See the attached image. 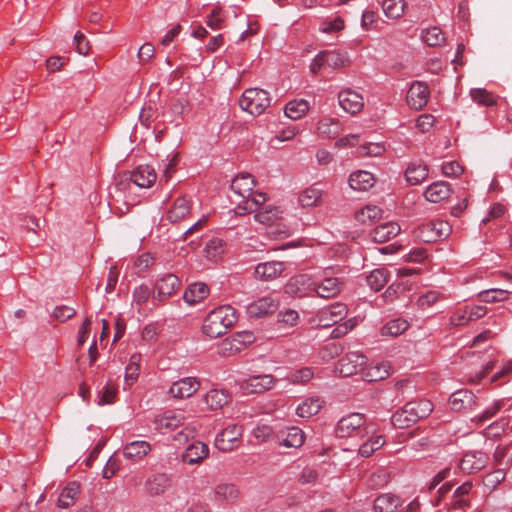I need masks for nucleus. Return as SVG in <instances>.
I'll list each match as a JSON object with an SVG mask.
<instances>
[{
	"label": "nucleus",
	"instance_id": "nucleus-1",
	"mask_svg": "<svg viewBox=\"0 0 512 512\" xmlns=\"http://www.w3.org/2000/svg\"><path fill=\"white\" fill-rule=\"evenodd\" d=\"M236 321V310L232 306H219L205 317L202 330L208 337L217 338L226 334Z\"/></svg>",
	"mask_w": 512,
	"mask_h": 512
},
{
	"label": "nucleus",
	"instance_id": "nucleus-2",
	"mask_svg": "<svg viewBox=\"0 0 512 512\" xmlns=\"http://www.w3.org/2000/svg\"><path fill=\"white\" fill-rule=\"evenodd\" d=\"M433 411V404L427 399L410 401L397 410L391 417L395 428H408L420 419L426 418Z\"/></svg>",
	"mask_w": 512,
	"mask_h": 512
},
{
	"label": "nucleus",
	"instance_id": "nucleus-3",
	"mask_svg": "<svg viewBox=\"0 0 512 512\" xmlns=\"http://www.w3.org/2000/svg\"><path fill=\"white\" fill-rule=\"evenodd\" d=\"M366 415L362 413L353 412L343 416L337 423L335 433L340 438L346 437H364L367 432Z\"/></svg>",
	"mask_w": 512,
	"mask_h": 512
},
{
	"label": "nucleus",
	"instance_id": "nucleus-4",
	"mask_svg": "<svg viewBox=\"0 0 512 512\" xmlns=\"http://www.w3.org/2000/svg\"><path fill=\"white\" fill-rule=\"evenodd\" d=\"M269 93L263 89H246L239 101L240 107L252 115L262 114L270 106Z\"/></svg>",
	"mask_w": 512,
	"mask_h": 512
},
{
	"label": "nucleus",
	"instance_id": "nucleus-5",
	"mask_svg": "<svg viewBox=\"0 0 512 512\" xmlns=\"http://www.w3.org/2000/svg\"><path fill=\"white\" fill-rule=\"evenodd\" d=\"M452 228L443 220H430L421 224L416 230V236L424 243H433L450 235Z\"/></svg>",
	"mask_w": 512,
	"mask_h": 512
},
{
	"label": "nucleus",
	"instance_id": "nucleus-6",
	"mask_svg": "<svg viewBox=\"0 0 512 512\" xmlns=\"http://www.w3.org/2000/svg\"><path fill=\"white\" fill-rule=\"evenodd\" d=\"M347 313V306L343 303L336 302L320 309L315 316V321L317 322V326L327 328L339 323L347 316Z\"/></svg>",
	"mask_w": 512,
	"mask_h": 512
},
{
	"label": "nucleus",
	"instance_id": "nucleus-7",
	"mask_svg": "<svg viewBox=\"0 0 512 512\" xmlns=\"http://www.w3.org/2000/svg\"><path fill=\"white\" fill-rule=\"evenodd\" d=\"M242 434L243 427L241 425H228L216 436L215 446L222 452H230L239 446Z\"/></svg>",
	"mask_w": 512,
	"mask_h": 512
},
{
	"label": "nucleus",
	"instance_id": "nucleus-8",
	"mask_svg": "<svg viewBox=\"0 0 512 512\" xmlns=\"http://www.w3.org/2000/svg\"><path fill=\"white\" fill-rule=\"evenodd\" d=\"M367 363V357L360 352L346 353L337 363V370L341 375L348 377L357 374Z\"/></svg>",
	"mask_w": 512,
	"mask_h": 512
},
{
	"label": "nucleus",
	"instance_id": "nucleus-9",
	"mask_svg": "<svg viewBox=\"0 0 512 512\" xmlns=\"http://www.w3.org/2000/svg\"><path fill=\"white\" fill-rule=\"evenodd\" d=\"M278 307V300L271 296H265L250 303L246 312L250 318H264L276 312Z\"/></svg>",
	"mask_w": 512,
	"mask_h": 512
},
{
	"label": "nucleus",
	"instance_id": "nucleus-10",
	"mask_svg": "<svg viewBox=\"0 0 512 512\" xmlns=\"http://www.w3.org/2000/svg\"><path fill=\"white\" fill-rule=\"evenodd\" d=\"M338 102L341 108L351 115L361 112L364 107L363 96L350 88L343 89L339 92Z\"/></svg>",
	"mask_w": 512,
	"mask_h": 512
},
{
	"label": "nucleus",
	"instance_id": "nucleus-11",
	"mask_svg": "<svg viewBox=\"0 0 512 512\" xmlns=\"http://www.w3.org/2000/svg\"><path fill=\"white\" fill-rule=\"evenodd\" d=\"M429 96L428 85L425 82L415 81L407 92L406 100L412 109L420 110L427 104Z\"/></svg>",
	"mask_w": 512,
	"mask_h": 512
},
{
	"label": "nucleus",
	"instance_id": "nucleus-12",
	"mask_svg": "<svg viewBox=\"0 0 512 512\" xmlns=\"http://www.w3.org/2000/svg\"><path fill=\"white\" fill-rule=\"evenodd\" d=\"M276 379L269 374L254 375L239 382L240 388L247 393H262L271 389Z\"/></svg>",
	"mask_w": 512,
	"mask_h": 512
},
{
	"label": "nucleus",
	"instance_id": "nucleus-13",
	"mask_svg": "<svg viewBox=\"0 0 512 512\" xmlns=\"http://www.w3.org/2000/svg\"><path fill=\"white\" fill-rule=\"evenodd\" d=\"M286 265L281 261L262 262L256 265L254 275L261 281H272L284 272Z\"/></svg>",
	"mask_w": 512,
	"mask_h": 512
},
{
	"label": "nucleus",
	"instance_id": "nucleus-14",
	"mask_svg": "<svg viewBox=\"0 0 512 512\" xmlns=\"http://www.w3.org/2000/svg\"><path fill=\"white\" fill-rule=\"evenodd\" d=\"M314 283L310 277L300 274L292 277L285 285V292L295 297H304L309 291H313Z\"/></svg>",
	"mask_w": 512,
	"mask_h": 512
},
{
	"label": "nucleus",
	"instance_id": "nucleus-15",
	"mask_svg": "<svg viewBox=\"0 0 512 512\" xmlns=\"http://www.w3.org/2000/svg\"><path fill=\"white\" fill-rule=\"evenodd\" d=\"M200 387V383L194 377H186L172 384L169 393L174 398H188L192 396Z\"/></svg>",
	"mask_w": 512,
	"mask_h": 512
},
{
	"label": "nucleus",
	"instance_id": "nucleus-16",
	"mask_svg": "<svg viewBox=\"0 0 512 512\" xmlns=\"http://www.w3.org/2000/svg\"><path fill=\"white\" fill-rule=\"evenodd\" d=\"M240 497V490L234 483H219L214 488V500L226 504H234Z\"/></svg>",
	"mask_w": 512,
	"mask_h": 512
},
{
	"label": "nucleus",
	"instance_id": "nucleus-17",
	"mask_svg": "<svg viewBox=\"0 0 512 512\" xmlns=\"http://www.w3.org/2000/svg\"><path fill=\"white\" fill-rule=\"evenodd\" d=\"M156 179L155 169L150 165H140L130 175V180L140 188H150Z\"/></svg>",
	"mask_w": 512,
	"mask_h": 512
},
{
	"label": "nucleus",
	"instance_id": "nucleus-18",
	"mask_svg": "<svg viewBox=\"0 0 512 512\" xmlns=\"http://www.w3.org/2000/svg\"><path fill=\"white\" fill-rule=\"evenodd\" d=\"M192 201L185 196L175 199L172 207L167 212V220L171 223H178L190 215Z\"/></svg>",
	"mask_w": 512,
	"mask_h": 512
},
{
	"label": "nucleus",
	"instance_id": "nucleus-19",
	"mask_svg": "<svg viewBox=\"0 0 512 512\" xmlns=\"http://www.w3.org/2000/svg\"><path fill=\"white\" fill-rule=\"evenodd\" d=\"M449 405L457 412L471 410L476 406L475 396L469 390H458L450 396Z\"/></svg>",
	"mask_w": 512,
	"mask_h": 512
},
{
	"label": "nucleus",
	"instance_id": "nucleus-20",
	"mask_svg": "<svg viewBox=\"0 0 512 512\" xmlns=\"http://www.w3.org/2000/svg\"><path fill=\"white\" fill-rule=\"evenodd\" d=\"M209 447L200 441L190 444L182 454V461L186 464L193 465L202 462L208 457Z\"/></svg>",
	"mask_w": 512,
	"mask_h": 512
},
{
	"label": "nucleus",
	"instance_id": "nucleus-21",
	"mask_svg": "<svg viewBox=\"0 0 512 512\" xmlns=\"http://www.w3.org/2000/svg\"><path fill=\"white\" fill-rule=\"evenodd\" d=\"M171 484L170 476L165 473H158L146 480L145 488L150 496H158L164 494L171 487Z\"/></svg>",
	"mask_w": 512,
	"mask_h": 512
},
{
	"label": "nucleus",
	"instance_id": "nucleus-22",
	"mask_svg": "<svg viewBox=\"0 0 512 512\" xmlns=\"http://www.w3.org/2000/svg\"><path fill=\"white\" fill-rule=\"evenodd\" d=\"M180 287V280L174 274L168 273L157 279L155 283V289L159 299L170 297Z\"/></svg>",
	"mask_w": 512,
	"mask_h": 512
},
{
	"label": "nucleus",
	"instance_id": "nucleus-23",
	"mask_svg": "<svg viewBox=\"0 0 512 512\" xmlns=\"http://www.w3.org/2000/svg\"><path fill=\"white\" fill-rule=\"evenodd\" d=\"M400 230L401 229L398 223L386 222L372 229L370 232V237L373 242L381 244L397 236Z\"/></svg>",
	"mask_w": 512,
	"mask_h": 512
},
{
	"label": "nucleus",
	"instance_id": "nucleus-24",
	"mask_svg": "<svg viewBox=\"0 0 512 512\" xmlns=\"http://www.w3.org/2000/svg\"><path fill=\"white\" fill-rule=\"evenodd\" d=\"M451 192L452 190L447 182L437 181L426 188L424 196L429 202L440 203L444 200H447Z\"/></svg>",
	"mask_w": 512,
	"mask_h": 512
},
{
	"label": "nucleus",
	"instance_id": "nucleus-25",
	"mask_svg": "<svg viewBox=\"0 0 512 512\" xmlns=\"http://www.w3.org/2000/svg\"><path fill=\"white\" fill-rule=\"evenodd\" d=\"M313 291L321 298H333L341 291V282L336 277H326L320 283H314Z\"/></svg>",
	"mask_w": 512,
	"mask_h": 512
},
{
	"label": "nucleus",
	"instance_id": "nucleus-26",
	"mask_svg": "<svg viewBox=\"0 0 512 512\" xmlns=\"http://www.w3.org/2000/svg\"><path fill=\"white\" fill-rule=\"evenodd\" d=\"M255 186L254 178L249 173H242L237 175L231 183V189L244 199L253 195Z\"/></svg>",
	"mask_w": 512,
	"mask_h": 512
},
{
	"label": "nucleus",
	"instance_id": "nucleus-27",
	"mask_svg": "<svg viewBox=\"0 0 512 512\" xmlns=\"http://www.w3.org/2000/svg\"><path fill=\"white\" fill-rule=\"evenodd\" d=\"M428 166L422 161L411 162L405 170V178L410 185H418L428 177Z\"/></svg>",
	"mask_w": 512,
	"mask_h": 512
},
{
	"label": "nucleus",
	"instance_id": "nucleus-28",
	"mask_svg": "<svg viewBox=\"0 0 512 512\" xmlns=\"http://www.w3.org/2000/svg\"><path fill=\"white\" fill-rule=\"evenodd\" d=\"M267 201V196L265 193L258 192L253 194L250 197H247L242 202H240L236 208L235 212L238 215H245L247 213L256 212L265 204Z\"/></svg>",
	"mask_w": 512,
	"mask_h": 512
},
{
	"label": "nucleus",
	"instance_id": "nucleus-29",
	"mask_svg": "<svg viewBox=\"0 0 512 512\" xmlns=\"http://www.w3.org/2000/svg\"><path fill=\"white\" fill-rule=\"evenodd\" d=\"M151 450L149 442L144 440H137L128 443L123 448V455L126 459L132 461H139L145 457Z\"/></svg>",
	"mask_w": 512,
	"mask_h": 512
},
{
	"label": "nucleus",
	"instance_id": "nucleus-30",
	"mask_svg": "<svg viewBox=\"0 0 512 512\" xmlns=\"http://www.w3.org/2000/svg\"><path fill=\"white\" fill-rule=\"evenodd\" d=\"M324 196V191L315 186H311L299 194L298 201L303 208L316 207L323 203Z\"/></svg>",
	"mask_w": 512,
	"mask_h": 512
},
{
	"label": "nucleus",
	"instance_id": "nucleus-31",
	"mask_svg": "<svg viewBox=\"0 0 512 512\" xmlns=\"http://www.w3.org/2000/svg\"><path fill=\"white\" fill-rule=\"evenodd\" d=\"M209 295V287L203 282L190 284L183 295L184 300L194 305L203 301Z\"/></svg>",
	"mask_w": 512,
	"mask_h": 512
},
{
	"label": "nucleus",
	"instance_id": "nucleus-32",
	"mask_svg": "<svg viewBox=\"0 0 512 512\" xmlns=\"http://www.w3.org/2000/svg\"><path fill=\"white\" fill-rule=\"evenodd\" d=\"M342 131V125L338 119L323 118L318 122L317 132L318 135L325 139H334Z\"/></svg>",
	"mask_w": 512,
	"mask_h": 512
},
{
	"label": "nucleus",
	"instance_id": "nucleus-33",
	"mask_svg": "<svg viewBox=\"0 0 512 512\" xmlns=\"http://www.w3.org/2000/svg\"><path fill=\"white\" fill-rule=\"evenodd\" d=\"M375 184V178L372 173L368 171H357L350 175L349 185L353 190L367 191Z\"/></svg>",
	"mask_w": 512,
	"mask_h": 512
},
{
	"label": "nucleus",
	"instance_id": "nucleus-34",
	"mask_svg": "<svg viewBox=\"0 0 512 512\" xmlns=\"http://www.w3.org/2000/svg\"><path fill=\"white\" fill-rule=\"evenodd\" d=\"M278 440L285 447L298 448L304 443V433L298 427H290L278 435Z\"/></svg>",
	"mask_w": 512,
	"mask_h": 512
},
{
	"label": "nucleus",
	"instance_id": "nucleus-35",
	"mask_svg": "<svg viewBox=\"0 0 512 512\" xmlns=\"http://www.w3.org/2000/svg\"><path fill=\"white\" fill-rule=\"evenodd\" d=\"M79 494L80 484L76 481L68 483L58 497V507L65 509L73 506Z\"/></svg>",
	"mask_w": 512,
	"mask_h": 512
},
{
	"label": "nucleus",
	"instance_id": "nucleus-36",
	"mask_svg": "<svg viewBox=\"0 0 512 512\" xmlns=\"http://www.w3.org/2000/svg\"><path fill=\"white\" fill-rule=\"evenodd\" d=\"M205 403L211 410H218L227 405L231 400V395L227 390L212 389L205 395Z\"/></svg>",
	"mask_w": 512,
	"mask_h": 512
},
{
	"label": "nucleus",
	"instance_id": "nucleus-37",
	"mask_svg": "<svg viewBox=\"0 0 512 512\" xmlns=\"http://www.w3.org/2000/svg\"><path fill=\"white\" fill-rule=\"evenodd\" d=\"M324 401L318 397H308L300 403L296 408L298 416L303 418H309L316 415L322 408Z\"/></svg>",
	"mask_w": 512,
	"mask_h": 512
},
{
	"label": "nucleus",
	"instance_id": "nucleus-38",
	"mask_svg": "<svg viewBox=\"0 0 512 512\" xmlns=\"http://www.w3.org/2000/svg\"><path fill=\"white\" fill-rule=\"evenodd\" d=\"M184 416L175 411H167L163 415L157 417L155 419V423L157 425V428L159 429H169V430H175L184 423Z\"/></svg>",
	"mask_w": 512,
	"mask_h": 512
},
{
	"label": "nucleus",
	"instance_id": "nucleus-39",
	"mask_svg": "<svg viewBox=\"0 0 512 512\" xmlns=\"http://www.w3.org/2000/svg\"><path fill=\"white\" fill-rule=\"evenodd\" d=\"M400 498L391 493H385L379 495L374 500L375 512H395L398 506H400Z\"/></svg>",
	"mask_w": 512,
	"mask_h": 512
},
{
	"label": "nucleus",
	"instance_id": "nucleus-40",
	"mask_svg": "<svg viewBox=\"0 0 512 512\" xmlns=\"http://www.w3.org/2000/svg\"><path fill=\"white\" fill-rule=\"evenodd\" d=\"M472 489V483L469 481L464 482L461 486H459L451 499L450 503H445V506H451L454 509H465L469 506V501L466 496Z\"/></svg>",
	"mask_w": 512,
	"mask_h": 512
},
{
	"label": "nucleus",
	"instance_id": "nucleus-41",
	"mask_svg": "<svg viewBox=\"0 0 512 512\" xmlns=\"http://www.w3.org/2000/svg\"><path fill=\"white\" fill-rule=\"evenodd\" d=\"M309 108L308 101L295 99L286 104L284 112L288 118L298 120L309 111Z\"/></svg>",
	"mask_w": 512,
	"mask_h": 512
},
{
	"label": "nucleus",
	"instance_id": "nucleus-42",
	"mask_svg": "<svg viewBox=\"0 0 512 512\" xmlns=\"http://www.w3.org/2000/svg\"><path fill=\"white\" fill-rule=\"evenodd\" d=\"M389 273L385 268H377L366 277L368 286L375 292L380 291L388 282Z\"/></svg>",
	"mask_w": 512,
	"mask_h": 512
},
{
	"label": "nucleus",
	"instance_id": "nucleus-43",
	"mask_svg": "<svg viewBox=\"0 0 512 512\" xmlns=\"http://www.w3.org/2000/svg\"><path fill=\"white\" fill-rule=\"evenodd\" d=\"M382 209L378 206L367 205L355 213V219L361 224H371L382 217Z\"/></svg>",
	"mask_w": 512,
	"mask_h": 512
},
{
	"label": "nucleus",
	"instance_id": "nucleus-44",
	"mask_svg": "<svg viewBox=\"0 0 512 512\" xmlns=\"http://www.w3.org/2000/svg\"><path fill=\"white\" fill-rule=\"evenodd\" d=\"M478 307L471 309L459 310L454 313L450 318V323L453 326H464L470 321H477L480 315L478 314Z\"/></svg>",
	"mask_w": 512,
	"mask_h": 512
},
{
	"label": "nucleus",
	"instance_id": "nucleus-45",
	"mask_svg": "<svg viewBox=\"0 0 512 512\" xmlns=\"http://www.w3.org/2000/svg\"><path fill=\"white\" fill-rule=\"evenodd\" d=\"M404 0H384L382 2V9L384 14L391 19L400 18L405 12Z\"/></svg>",
	"mask_w": 512,
	"mask_h": 512
},
{
	"label": "nucleus",
	"instance_id": "nucleus-46",
	"mask_svg": "<svg viewBox=\"0 0 512 512\" xmlns=\"http://www.w3.org/2000/svg\"><path fill=\"white\" fill-rule=\"evenodd\" d=\"M141 355L134 353L131 355L128 365L125 369V381L128 385L136 382L140 371Z\"/></svg>",
	"mask_w": 512,
	"mask_h": 512
},
{
	"label": "nucleus",
	"instance_id": "nucleus-47",
	"mask_svg": "<svg viewBox=\"0 0 512 512\" xmlns=\"http://www.w3.org/2000/svg\"><path fill=\"white\" fill-rule=\"evenodd\" d=\"M322 56H324V62H326L327 67L332 69L344 67L349 62L348 58L343 53L336 50L322 51Z\"/></svg>",
	"mask_w": 512,
	"mask_h": 512
},
{
	"label": "nucleus",
	"instance_id": "nucleus-48",
	"mask_svg": "<svg viewBox=\"0 0 512 512\" xmlns=\"http://www.w3.org/2000/svg\"><path fill=\"white\" fill-rule=\"evenodd\" d=\"M408 326H409V324L406 320L394 319V320L387 322L381 328V335L396 337V336L402 334L404 331H406Z\"/></svg>",
	"mask_w": 512,
	"mask_h": 512
},
{
	"label": "nucleus",
	"instance_id": "nucleus-49",
	"mask_svg": "<svg viewBox=\"0 0 512 512\" xmlns=\"http://www.w3.org/2000/svg\"><path fill=\"white\" fill-rule=\"evenodd\" d=\"M385 444V439L381 435L369 438L359 447V454L362 457H370L375 451L380 449Z\"/></svg>",
	"mask_w": 512,
	"mask_h": 512
},
{
	"label": "nucleus",
	"instance_id": "nucleus-50",
	"mask_svg": "<svg viewBox=\"0 0 512 512\" xmlns=\"http://www.w3.org/2000/svg\"><path fill=\"white\" fill-rule=\"evenodd\" d=\"M421 38L423 42L431 47L440 46L445 40L442 30L438 27H431L423 30Z\"/></svg>",
	"mask_w": 512,
	"mask_h": 512
},
{
	"label": "nucleus",
	"instance_id": "nucleus-51",
	"mask_svg": "<svg viewBox=\"0 0 512 512\" xmlns=\"http://www.w3.org/2000/svg\"><path fill=\"white\" fill-rule=\"evenodd\" d=\"M241 351V343L235 339L234 335L224 339L218 345V354L221 356H231Z\"/></svg>",
	"mask_w": 512,
	"mask_h": 512
},
{
	"label": "nucleus",
	"instance_id": "nucleus-52",
	"mask_svg": "<svg viewBox=\"0 0 512 512\" xmlns=\"http://www.w3.org/2000/svg\"><path fill=\"white\" fill-rule=\"evenodd\" d=\"M460 469L467 474H474L480 471V459L475 453H466L461 462Z\"/></svg>",
	"mask_w": 512,
	"mask_h": 512
},
{
	"label": "nucleus",
	"instance_id": "nucleus-53",
	"mask_svg": "<svg viewBox=\"0 0 512 512\" xmlns=\"http://www.w3.org/2000/svg\"><path fill=\"white\" fill-rule=\"evenodd\" d=\"M508 298V291L497 288H487L482 290V302L494 303L501 302Z\"/></svg>",
	"mask_w": 512,
	"mask_h": 512
},
{
	"label": "nucleus",
	"instance_id": "nucleus-54",
	"mask_svg": "<svg viewBox=\"0 0 512 512\" xmlns=\"http://www.w3.org/2000/svg\"><path fill=\"white\" fill-rule=\"evenodd\" d=\"M225 17L223 15V9L220 5H216L212 12L207 16L206 24L213 30L221 29Z\"/></svg>",
	"mask_w": 512,
	"mask_h": 512
},
{
	"label": "nucleus",
	"instance_id": "nucleus-55",
	"mask_svg": "<svg viewBox=\"0 0 512 512\" xmlns=\"http://www.w3.org/2000/svg\"><path fill=\"white\" fill-rule=\"evenodd\" d=\"M224 241L220 238L209 240L205 246V252L209 259H215L224 252Z\"/></svg>",
	"mask_w": 512,
	"mask_h": 512
},
{
	"label": "nucleus",
	"instance_id": "nucleus-56",
	"mask_svg": "<svg viewBox=\"0 0 512 512\" xmlns=\"http://www.w3.org/2000/svg\"><path fill=\"white\" fill-rule=\"evenodd\" d=\"M117 395V388L111 384H106L103 390L98 394L97 403L99 405L112 404L115 401Z\"/></svg>",
	"mask_w": 512,
	"mask_h": 512
},
{
	"label": "nucleus",
	"instance_id": "nucleus-57",
	"mask_svg": "<svg viewBox=\"0 0 512 512\" xmlns=\"http://www.w3.org/2000/svg\"><path fill=\"white\" fill-rule=\"evenodd\" d=\"M254 218L259 223L271 225L277 219V211L272 207L259 209L255 212Z\"/></svg>",
	"mask_w": 512,
	"mask_h": 512
},
{
	"label": "nucleus",
	"instance_id": "nucleus-58",
	"mask_svg": "<svg viewBox=\"0 0 512 512\" xmlns=\"http://www.w3.org/2000/svg\"><path fill=\"white\" fill-rule=\"evenodd\" d=\"M278 322L288 327L297 325L299 320V314L296 310L288 309L279 312L277 316Z\"/></svg>",
	"mask_w": 512,
	"mask_h": 512
},
{
	"label": "nucleus",
	"instance_id": "nucleus-59",
	"mask_svg": "<svg viewBox=\"0 0 512 512\" xmlns=\"http://www.w3.org/2000/svg\"><path fill=\"white\" fill-rule=\"evenodd\" d=\"M341 352H342V347L340 344L335 343V342H330V343L325 344L322 347V349L320 351V355H321L322 359L330 360V359H333V358L339 356Z\"/></svg>",
	"mask_w": 512,
	"mask_h": 512
},
{
	"label": "nucleus",
	"instance_id": "nucleus-60",
	"mask_svg": "<svg viewBox=\"0 0 512 512\" xmlns=\"http://www.w3.org/2000/svg\"><path fill=\"white\" fill-rule=\"evenodd\" d=\"M505 478V473L502 469H497L486 475L485 479H482V484L489 488H495Z\"/></svg>",
	"mask_w": 512,
	"mask_h": 512
},
{
	"label": "nucleus",
	"instance_id": "nucleus-61",
	"mask_svg": "<svg viewBox=\"0 0 512 512\" xmlns=\"http://www.w3.org/2000/svg\"><path fill=\"white\" fill-rule=\"evenodd\" d=\"M75 314L76 310L66 305L57 306L53 311V316L61 322L71 319Z\"/></svg>",
	"mask_w": 512,
	"mask_h": 512
},
{
	"label": "nucleus",
	"instance_id": "nucleus-62",
	"mask_svg": "<svg viewBox=\"0 0 512 512\" xmlns=\"http://www.w3.org/2000/svg\"><path fill=\"white\" fill-rule=\"evenodd\" d=\"M507 423L504 421H497L492 424H490L484 431H482V434L487 437H499L505 432V425Z\"/></svg>",
	"mask_w": 512,
	"mask_h": 512
},
{
	"label": "nucleus",
	"instance_id": "nucleus-63",
	"mask_svg": "<svg viewBox=\"0 0 512 512\" xmlns=\"http://www.w3.org/2000/svg\"><path fill=\"white\" fill-rule=\"evenodd\" d=\"M76 50L81 55H87L90 51V44L85 35L78 31L74 36Z\"/></svg>",
	"mask_w": 512,
	"mask_h": 512
},
{
	"label": "nucleus",
	"instance_id": "nucleus-64",
	"mask_svg": "<svg viewBox=\"0 0 512 512\" xmlns=\"http://www.w3.org/2000/svg\"><path fill=\"white\" fill-rule=\"evenodd\" d=\"M506 206L502 203H495L488 212V216L482 218V224H487L492 219H498L506 213Z\"/></svg>",
	"mask_w": 512,
	"mask_h": 512
}]
</instances>
